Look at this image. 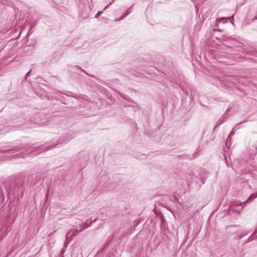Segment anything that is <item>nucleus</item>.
Segmentation results:
<instances>
[{"label": "nucleus", "mask_w": 257, "mask_h": 257, "mask_svg": "<svg viewBox=\"0 0 257 257\" xmlns=\"http://www.w3.org/2000/svg\"><path fill=\"white\" fill-rule=\"evenodd\" d=\"M116 187V185L108 182H104L102 186V190L103 191H111Z\"/></svg>", "instance_id": "1"}, {"label": "nucleus", "mask_w": 257, "mask_h": 257, "mask_svg": "<svg viewBox=\"0 0 257 257\" xmlns=\"http://www.w3.org/2000/svg\"><path fill=\"white\" fill-rule=\"evenodd\" d=\"M140 223V221H137V222L135 223V224L133 226L130 227L126 231V232H125L124 235L126 236L127 234H128L130 233H132L133 231L137 227L138 224Z\"/></svg>", "instance_id": "2"}, {"label": "nucleus", "mask_w": 257, "mask_h": 257, "mask_svg": "<svg viewBox=\"0 0 257 257\" xmlns=\"http://www.w3.org/2000/svg\"><path fill=\"white\" fill-rule=\"evenodd\" d=\"M242 203L240 201H237L235 202H233L231 203L230 206V210H233L234 211H238L237 210H236L235 209L234 206H240L241 205Z\"/></svg>", "instance_id": "3"}, {"label": "nucleus", "mask_w": 257, "mask_h": 257, "mask_svg": "<svg viewBox=\"0 0 257 257\" xmlns=\"http://www.w3.org/2000/svg\"><path fill=\"white\" fill-rule=\"evenodd\" d=\"M249 152L250 154L255 155L257 153V145H251L249 147Z\"/></svg>", "instance_id": "4"}, {"label": "nucleus", "mask_w": 257, "mask_h": 257, "mask_svg": "<svg viewBox=\"0 0 257 257\" xmlns=\"http://www.w3.org/2000/svg\"><path fill=\"white\" fill-rule=\"evenodd\" d=\"M96 220V219H94L93 221H90L89 223V224L88 225H86V226H84L83 224H80L79 225V230L78 231L79 232H80V231H82L83 229L87 228L88 227H89V226L91 225V224L93 222H95V221Z\"/></svg>", "instance_id": "5"}, {"label": "nucleus", "mask_w": 257, "mask_h": 257, "mask_svg": "<svg viewBox=\"0 0 257 257\" xmlns=\"http://www.w3.org/2000/svg\"><path fill=\"white\" fill-rule=\"evenodd\" d=\"M256 197H257V193H252L249 196L248 199L243 202V203L245 204L247 202L251 201Z\"/></svg>", "instance_id": "6"}, {"label": "nucleus", "mask_w": 257, "mask_h": 257, "mask_svg": "<svg viewBox=\"0 0 257 257\" xmlns=\"http://www.w3.org/2000/svg\"><path fill=\"white\" fill-rule=\"evenodd\" d=\"M44 148L43 147H40L39 148H33L31 150H29L28 151V153H34L37 150H38V151H40L41 152L43 151H44Z\"/></svg>", "instance_id": "7"}, {"label": "nucleus", "mask_w": 257, "mask_h": 257, "mask_svg": "<svg viewBox=\"0 0 257 257\" xmlns=\"http://www.w3.org/2000/svg\"><path fill=\"white\" fill-rule=\"evenodd\" d=\"M79 232L77 229H71L68 232V236L71 233L75 237Z\"/></svg>", "instance_id": "8"}, {"label": "nucleus", "mask_w": 257, "mask_h": 257, "mask_svg": "<svg viewBox=\"0 0 257 257\" xmlns=\"http://www.w3.org/2000/svg\"><path fill=\"white\" fill-rule=\"evenodd\" d=\"M230 141H231V139L229 137V136H228V138L226 139V145H226V147H227L228 149H229V148L230 146Z\"/></svg>", "instance_id": "9"}, {"label": "nucleus", "mask_w": 257, "mask_h": 257, "mask_svg": "<svg viewBox=\"0 0 257 257\" xmlns=\"http://www.w3.org/2000/svg\"><path fill=\"white\" fill-rule=\"evenodd\" d=\"M74 237V236L72 234H71V233L68 236V233L66 235V241H70Z\"/></svg>", "instance_id": "10"}, {"label": "nucleus", "mask_w": 257, "mask_h": 257, "mask_svg": "<svg viewBox=\"0 0 257 257\" xmlns=\"http://www.w3.org/2000/svg\"><path fill=\"white\" fill-rule=\"evenodd\" d=\"M223 122V120L222 118H220L217 122V124L214 127V129L216 128L218 125L221 124Z\"/></svg>", "instance_id": "11"}, {"label": "nucleus", "mask_w": 257, "mask_h": 257, "mask_svg": "<svg viewBox=\"0 0 257 257\" xmlns=\"http://www.w3.org/2000/svg\"><path fill=\"white\" fill-rule=\"evenodd\" d=\"M229 19V17H228V18L222 17V18H220L219 21H220V22L224 23V22H226L227 19Z\"/></svg>", "instance_id": "12"}, {"label": "nucleus", "mask_w": 257, "mask_h": 257, "mask_svg": "<svg viewBox=\"0 0 257 257\" xmlns=\"http://www.w3.org/2000/svg\"><path fill=\"white\" fill-rule=\"evenodd\" d=\"M132 8V7H131L130 8H128L126 10V12L125 13V15L127 16L128 14H130L131 13Z\"/></svg>", "instance_id": "13"}, {"label": "nucleus", "mask_w": 257, "mask_h": 257, "mask_svg": "<svg viewBox=\"0 0 257 257\" xmlns=\"http://www.w3.org/2000/svg\"><path fill=\"white\" fill-rule=\"evenodd\" d=\"M65 251V250L64 248H62V250H61V252H60V257H64L63 256V254L64 253Z\"/></svg>", "instance_id": "14"}, {"label": "nucleus", "mask_w": 257, "mask_h": 257, "mask_svg": "<svg viewBox=\"0 0 257 257\" xmlns=\"http://www.w3.org/2000/svg\"><path fill=\"white\" fill-rule=\"evenodd\" d=\"M69 241H66V239L65 240V241L64 244V247H63V248L65 249V247H67Z\"/></svg>", "instance_id": "15"}, {"label": "nucleus", "mask_w": 257, "mask_h": 257, "mask_svg": "<svg viewBox=\"0 0 257 257\" xmlns=\"http://www.w3.org/2000/svg\"><path fill=\"white\" fill-rule=\"evenodd\" d=\"M107 176H101L100 178V181L102 182L104 180H107Z\"/></svg>", "instance_id": "16"}, {"label": "nucleus", "mask_w": 257, "mask_h": 257, "mask_svg": "<svg viewBox=\"0 0 257 257\" xmlns=\"http://www.w3.org/2000/svg\"><path fill=\"white\" fill-rule=\"evenodd\" d=\"M102 13V12H101V11L98 12L96 14V15H95V18H96L98 17H99Z\"/></svg>", "instance_id": "17"}, {"label": "nucleus", "mask_w": 257, "mask_h": 257, "mask_svg": "<svg viewBox=\"0 0 257 257\" xmlns=\"http://www.w3.org/2000/svg\"><path fill=\"white\" fill-rule=\"evenodd\" d=\"M114 0H112L107 6H106L103 9V10H106L110 5H111L113 2Z\"/></svg>", "instance_id": "18"}, {"label": "nucleus", "mask_w": 257, "mask_h": 257, "mask_svg": "<svg viewBox=\"0 0 257 257\" xmlns=\"http://www.w3.org/2000/svg\"><path fill=\"white\" fill-rule=\"evenodd\" d=\"M78 68L79 69H80V70H81L83 72L85 73L87 75H89V74H88V73H87L85 72V70H84L83 69H81V68L80 67H78ZM89 76H91V77H93V76H92V75H89Z\"/></svg>", "instance_id": "19"}, {"label": "nucleus", "mask_w": 257, "mask_h": 257, "mask_svg": "<svg viewBox=\"0 0 257 257\" xmlns=\"http://www.w3.org/2000/svg\"><path fill=\"white\" fill-rule=\"evenodd\" d=\"M56 145H55V146H56ZM54 147V146H53V147H51L50 146H47L46 148H45V150H50L52 148H53Z\"/></svg>", "instance_id": "20"}, {"label": "nucleus", "mask_w": 257, "mask_h": 257, "mask_svg": "<svg viewBox=\"0 0 257 257\" xmlns=\"http://www.w3.org/2000/svg\"><path fill=\"white\" fill-rule=\"evenodd\" d=\"M234 132H233V131H232L230 133V134H229V136H229V137L230 138V137H231V136H233V135H234Z\"/></svg>", "instance_id": "21"}, {"label": "nucleus", "mask_w": 257, "mask_h": 257, "mask_svg": "<svg viewBox=\"0 0 257 257\" xmlns=\"http://www.w3.org/2000/svg\"><path fill=\"white\" fill-rule=\"evenodd\" d=\"M126 16V15H125V14H124V15H123L120 18L119 20H122L123 19H124L125 17Z\"/></svg>", "instance_id": "22"}, {"label": "nucleus", "mask_w": 257, "mask_h": 257, "mask_svg": "<svg viewBox=\"0 0 257 257\" xmlns=\"http://www.w3.org/2000/svg\"><path fill=\"white\" fill-rule=\"evenodd\" d=\"M31 70H30L26 74V79H27V77L29 75L30 73H31Z\"/></svg>", "instance_id": "23"}, {"label": "nucleus", "mask_w": 257, "mask_h": 257, "mask_svg": "<svg viewBox=\"0 0 257 257\" xmlns=\"http://www.w3.org/2000/svg\"><path fill=\"white\" fill-rule=\"evenodd\" d=\"M163 216L161 217V228H162V227H163Z\"/></svg>", "instance_id": "24"}, {"label": "nucleus", "mask_w": 257, "mask_h": 257, "mask_svg": "<svg viewBox=\"0 0 257 257\" xmlns=\"http://www.w3.org/2000/svg\"><path fill=\"white\" fill-rule=\"evenodd\" d=\"M224 158H225V160H226V165H227V166H228V167H229V164H228V161L227 160V159H226V157H225V156H224Z\"/></svg>", "instance_id": "25"}, {"label": "nucleus", "mask_w": 257, "mask_h": 257, "mask_svg": "<svg viewBox=\"0 0 257 257\" xmlns=\"http://www.w3.org/2000/svg\"><path fill=\"white\" fill-rule=\"evenodd\" d=\"M109 242H108L107 244H106L104 246L103 248H106V247L108 246V244H109Z\"/></svg>", "instance_id": "26"}, {"label": "nucleus", "mask_w": 257, "mask_h": 257, "mask_svg": "<svg viewBox=\"0 0 257 257\" xmlns=\"http://www.w3.org/2000/svg\"><path fill=\"white\" fill-rule=\"evenodd\" d=\"M84 226H86V225H88L89 224V223L88 224L87 222H85L83 224Z\"/></svg>", "instance_id": "27"}, {"label": "nucleus", "mask_w": 257, "mask_h": 257, "mask_svg": "<svg viewBox=\"0 0 257 257\" xmlns=\"http://www.w3.org/2000/svg\"><path fill=\"white\" fill-rule=\"evenodd\" d=\"M14 150H4L3 151L4 152H9V151H13Z\"/></svg>", "instance_id": "28"}, {"label": "nucleus", "mask_w": 257, "mask_h": 257, "mask_svg": "<svg viewBox=\"0 0 257 257\" xmlns=\"http://www.w3.org/2000/svg\"><path fill=\"white\" fill-rule=\"evenodd\" d=\"M256 233H257V230L254 231V232H253V234H252V235L254 236V235H255Z\"/></svg>", "instance_id": "29"}, {"label": "nucleus", "mask_w": 257, "mask_h": 257, "mask_svg": "<svg viewBox=\"0 0 257 257\" xmlns=\"http://www.w3.org/2000/svg\"><path fill=\"white\" fill-rule=\"evenodd\" d=\"M184 92H185L186 94H188L186 91H184Z\"/></svg>", "instance_id": "30"}, {"label": "nucleus", "mask_w": 257, "mask_h": 257, "mask_svg": "<svg viewBox=\"0 0 257 257\" xmlns=\"http://www.w3.org/2000/svg\"><path fill=\"white\" fill-rule=\"evenodd\" d=\"M123 97L124 99H126V97H124V96H123Z\"/></svg>", "instance_id": "31"}]
</instances>
